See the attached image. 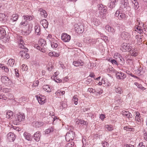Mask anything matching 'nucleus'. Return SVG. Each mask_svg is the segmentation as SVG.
Segmentation results:
<instances>
[{
    "label": "nucleus",
    "mask_w": 147,
    "mask_h": 147,
    "mask_svg": "<svg viewBox=\"0 0 147 147\" xmlns=\"http://www.w3.org/2000/svg\"><path fill=\"white\" fill-rule=\"evenodd\" d=\"M18 42L19 44V47L22 48L23 49L20 51V54L22 58L24 59H28L30 57L29 55L27 53L28 50L26 48L24 45V41L22 36H20L18 38Z\"/></svg>",
    "instance_id": "obj_1"
},
{
    "label": "nucleus",
    "mask_w": 147,
    "mask_h": 147,
    "mask_svg": "<svg viewBox=\"0 0 147 147\" xmlns=\"http://www.w3.org/2000/svg\"><path fill=\"white\" fill-rule=\"evenodd\" d=\"M25 118V116L24 114L19 113L17 115V117L15 119L13 120V123L15 125H18L19 123L22 121L24 120Z\"/></svg>",
    "instance_id": "obj_2"
},
{
    "label": "nucleus",
    "mask_w": 147,
    "mask_h": 147,
    "mask_svg": "<svg viewBox=\"0 0 147 147\" xmlns=\"http://www.w3.org/2000/svg\"><path fill=\"white\" fill-rule=\"evenodd\" d=\"M116 16H117L118 18L120 20H125L126 18V15L121 9L117 10L115 14Z\"/></svg>",
    "instance_id": "obj_3"
},
{
    "label": "nucleus",
    "mask_w": 147,
    "mask_h": 147,
    "mask_svg": "<svg viewBox=\"0 0 147 147\" xmlns=\"http://www.w3.org/2000/svg\"><path fill=\"white\" fill-rule=\"evenodd\" d=\"M75 133L72 131L67 132L65 138L66 141L69 142L74 139L75 137Z\"/></svg>",
    "instance_id": "obj_4"
},
{
    "label": "nucleus",
    "mask_w": 147,
    "mask_h": 147,
    "mask_svg": "<svg viewBox=\"0 0 147 147\" xmlns=\"http://www.w3.org/2000/svg\"><path fill=\"white\" fill-rule=\"evenodd\" d=\"M75 30L77 33L80 34L83 32L84 29L83 24H75Z\"/></svg>",
    "instance_id": "obj_5"
},
{
    "label": "nucleus",
    "mask_w": 147,
    "mask_h": 147,
    "mask_svg": "<svg viewBox=\"0 0 147 147\" xmlns=\"http://www.w3.org/2000/svg\"><path fill=\"white\" fill-rule=\"evenodd\" d=\"M120 36L123 40H128L130 38L131 35L129 32L123 31L121 32Z\"/></svg>",
    "instance_id": "obj_6"
},
{
    "label": "nucleus",
    "mask_w": 147,
    "mask_h": 147,
    "mask_svg": "<svg viewBox=\"0 0 147 147\" xmlns=\"http://www.w3.org/2000/svg\"><path fill=\"white\" fill-rule=\"evenodd\" d=\"M6 35V33L4 29L2 28H0V38L5 40L6 42H8L9 40V39L5 37Z\"/></svg>",
    "instance_id": "obj_7"
},
{
    "label": "nucleus",
    "mask_w": 147,
    "mask_h": 147,
    "mask_svg": "<svg viewBox=\"0 0 147 147\" xmlns=\"http://www.w3.org/2000/svg\"><path fill=\"white\" fill-rule=\"evenodd\" d=\"M1 80L2 82L6 85H8V84L11 82L10 79L5 76H1Z\"/></svg>",
    "instance_id": "obj_8"
},
{
    "label": "nucleus",
    "mask_w": 147,
    "mask_h": 147,
    "mask_svg": "<svg viewBox=\"0 0 147 147\" xmlns=\"http://www.w3.org/2000/svg\"><path fill=\"white\" fill-rule=\"evenodd\" d=\"M61 38L65 42H68L71 39V36L67 33H62L61 36Z\"/></svg>",
    "instance_id": "obj_9"
},
{
    "label": "nucleus",
    "mask_w": 147,
    "mask_h": 147,
    "mask_svg": "<svg viewBox=\"0 0 147 147\" xmlns=\"http://www.w3.org/2000/svg\"><path fill=\"white\" fill-rule=\"evenodd\" d=\"M116 75L117 79L123 80L126 78L125 74L121 71L117 72Z\"/></svg>",
    "instance_id": "obj_10"
},
{
    "label": "nucleus",
    "mask_w": 147,
    "mask_h": 147,
    "mask_svg": "<svg viewBox=\"0 0 147 147\" xmlns=\"http://www.w3.org/2000/svg\"><path fill=\"white\" fill-rule=\"evenodd\" d=\"M7 139L10 142H13L15 139V135L12 133L10 132L7 135Z\"/></svg>",
    "instance_id": "obj_11"
},
{
    "label": "nucleus",
    "mask_w": 147,
    "mask_h": 147,
    "mask_svg": "<svg viewBox=\"0 0 147 147\" xmlns=\"http://www.w3.org/2000/svg\"><path fill=\"white\" fill-rule=\"evenodd\" d=\"M129 48V46L127 44V43H123L122 44L121 49L123 51H128Z\"/></svg>",
    "instance_id": "obj_12"
},
{
    "label": "nucleus",
    "mask_w": 147,
    "mask_h": 147,
    "mask_svg": "<svg viewBox=\"0 0 147 147\" xmlns=\"http://www.w3.org/2000/svg\"><path fill=\"white\" fill-rule=\"evenodd\" d=\"M41 136L40 132L39 131H38L34 134L33 138L36 141L38 142L40 140Z\"/></svg>",
    "instance_id": "obj_13"
},
{
    "label": "nucleus",
    "mask_w": 147,
    "mask_h": 147,
    "mask_svg": "<svg viewBox=\"0 0 147 147\" xmlns=\"http://www.w3.org/2000/svg\"><path fill=\"white\" fill-rule=\"evenodd\" d=\"M34 30L36 34L40 35V28L38 24L37 23L35 24Z\"/></svg>",
    "instance_id": "obj_14"
},
{
    "label": "nucleus",
    "mask_w": 147,
    "mask_h": 147,
    "mask_svg": "<svg viewBox=\"0 0 147 147\" xmlns=\"http://www.w3.org/2000/svg\"><path fill=\"white\" fill-rule=\"evenodd\" d=\"M73 64L76 67L79 66H82L84 65V63L81 60L74 61L73 62Z\"/></svg>",
    "instance_id": "obj_15"
},
{
    "label": "nucleus",
    "mask_w": 147,
    "mask_h": 147,
    "mask_svg": "<svg viewBox=\"0 0 147 147\" xmlns=\"http://www.w3.org/2000/svg\"><path fill=\"white\" fill-rule=\"evenodd\" d=\"M105 28L106 30L109 32L112 33H114L115 32V29L111 27L109 25H106L105 26Z\"/></svg>",
    "instance_id": "obj_16"
},
{
    "label": "nucleus",
    "mask_w": 147,
    "mask_h": 147,
    "mask_svg": "<svg viewBox=\"0 0 147 147\" xmlns=\"http://www.w3.org/2000/svg\"><path fill=\"white\" fill-rule=\"evenodd\" d=\"M133 4H134V7L135 9L136 12L138 13V9L139 7L138 3L136 0H131Z\"/></svg>",
    "instance_id": "obj_17"
},
{
    "label": "nucleus",
    "mask_w": 147,
    "mask_h": 147,
    "mask_svg": "<svg viewBox=\"0 0 147 147\" xmlns=\"http://www.w3.org/2000/svg\"><path fill=\"white\" fill-rule=\"evenodd\" d=\"M23 17L24 18V19L26 20L31 21L35 18L34 16L32 15H24L23 16Z\"/></svg>",
    "instance_id": "obj_18"
},
{
    "label": "nucleus",
    "mask_w": 147,
    "mask_h": 147,
    "mask_svg": "<svg viewBox=\"0 0 147 147\" xmlns=\"http://www.w3.org/2000/svg\"><path fill=\"white\" fill-rule=\"evenodd\" d=\"M24 136L25 139L28 141H31L32 139V137L31 135L28 132H24Z\"/></svg>",
    "instance_id": "obj_19"
},
{
    "label": "nucleus",
    "mask_w": 147,
    "mask_h": 147,
    "mask_svg": "<svg viewBox=\"0 0 147 147\" xmlns=\"http://www.w3.org/2000/svg\"><path fill=\"white\" fill-rule=\"evenodd\" d=\"M38 11L40 12V14L42 17L45 18L47 17V14L45 10L42 8H40L39 9Z\"/></svg>",
    "instance_id": "obj_20"
},
{
    "label": "nucleus",
    "mask_w": 147,
    "mask_h": 147,
    "mask_svg": "<svg viewBox=\"0 0 147 147\" xmlns=\"http://www.w3.org/2000/svg\"><path fill=\"white\" fill-rule=\"evenodd\" d=\"M122 114L123 115L125 116L128 118L132 117V115L128 111L123 110L122 111Z\"/></svg>",
    "instance_id": "obj_21"
},
{
    "label": "nucleus",
    "mask_w": 147,
    "mask_h": 147,
    "mask_svg": "<svg viewBox=\"0 0 147 147\" xmlns=\"http://www.w3.org/2000/svg\"><path fill=\"white\" fill-rule=\"evenodd\" d=\"M7 65L11 67H13L15 65V60L12 59H9L8 61Z\"/></svg>",
    "instance_id": "obj_22"
},
{
    "label": "nucleus",
    "mask_w": 147,
    "mask_h": 147,
    "mask_svg": "<svg viewBox=\"0 0 147 147\" xmlns=\"http://www.w3.org/2000/svg\"><path fill=\"white\" fill-rule=\"evenodd\" d=\"M14 116L13 113L11 111H8L6 113V117L8 119H11Z\"/></svg>",
    "instance_id": "obj_23"
},
{
    "label": "nucleus",
    "mask_w": 147,
    "mask_h": 147,
    "mask_svg": "<svg viewBox=\"0 0 147 147\" xmlns=\"http://www.w3.org/2000/svg\"><path fill=\"white\" fill-rule=\"evenodd\" d=\"M135 119L138 122H140L142 119L141 116L138 112H136Z\"/></svg>",
    "instance_id": "obj_24"
},
{
    "label": "nucleus",
    "mask_w": 147,
    "mask_h": 147,
    "mask_svg": "<svg viewBox=\"0 0 147 147\" xmlns=\"http://www.w3.org/2000/svg\"><path fill=\"white\" fill-rule=\"evenodd\" d=\"M135 30L138 32L140 34H141L142 33L143 31H142V27L141 26L136 25L135 27Z\"/></svg>",
    "instance_id": "obj_25"
},
{
    "label": "nucleus",
    "mask_w": 147,
    "mask_h": 147,
    "mask_svg": "<svg viewBox=\"0 0 147 147\" xmlns=\"http://www.w3.org/2000/svg\"><path fill=\"white\" fill-rule=\"evenodd\" d=\"M37 99L39 103L41 104H44L45 101V98H42L40 97H38V96H36Z\"/></svg>",
    "instance_id": "obj_26"
},
{
    "label": "nucleus",
    "mask_w": 147,
    "mask_h": 147,
    "mask_svg": "<svg viewBox=\"0 0 147 147\" xmlns=\"http://www.w3.org/2000/svg\"><path fill=\"white\" fill-rule=\"evenodd\" d=\"M40 23L42 24L44 28H47L48 26V23L47 20L43 19L40 21Z\"/></svg>",
    "instance_id": "obj_27"
},
{
    "label": "nucleus",
    "mask_w": 147,
    "mask_h": 147,
    "mask_svg": "<svg viewBox=\"0 0 147 147\" xmlns=\"http://www.w3.org/2000/svg\"><path fill=\"white\" fill-rule=\"evenodd\" d=\"M48 55L50 57H58L60 55V53H57L55 51L50 52Z\"/></svg>",
    "instance_id": "obj_28"
},
{
    "label": "nucleus",
    "mask_w": 147,
    "mask_h": 147,
    "mask_svg": "<svg viewBox=\"0 0 147 147\" xmlns=\"http://www.w3.org/2000/svg\"><path fill=\"white\" fill-rule=\"evenodd\" d=\"M51 42V47L53 48H56L58 46L57 41L55 40L52 41Z\"/></svg>",
    "instance_id": "obj_29"
},
{
    "label": "nucleus",
    "mask_w": 147,
    "mask_h": 147,
    "mask_svg": "<svg viewBox=\"0 0 147 147\" xmlns=\"http://www.w3.org/2000/svg\"><path fill=\"white\" fill-rule=\"evenodd\" d=\"M32 27L33 25L32 24H29L28 27V30L26 31V34H29L31 32Z\"/></svg>",
    "instance_id": "obj_30"
},
{
    "label": "nucleus",
    "mask_w": 147,
    "mask_h": 147,
    "mask_svg": "<svg viewBox=\"0 0 147 147\" xmlns=\"http://www.w3.org/2000/svg\"><path fill=\"white\" fill-rule=\"evenodd\" d=\"M43 89L48 92H51V89L50 86L48 85H44L42 86Z\"/></svg>",
    "instance_id": "obj_31"
},
{
    "label": "nucleus",
    "mask_w": 147,
    "mask_h": 147,
    "mask_svg": "<svg viewBox=\"0 0 147 147\" xmlns=\"http://www.w3.org/2000/svg\"><path fill=\"white\" fill-rule=\"evenodd\" d=\"M118 0H111L110 3L109 7L110 8H112L115 6V3L118 1Z\"/></svg>",
    "instance_id": "obj_32"
},
{
    "label": "nucleus",
    "mask_w": 147,
    "mask_h": 147,
    "mask_svg": "<svg viewBox=\"0 0 147 147\" xmlns=\"http://www.w3.org/2000/svg\"><path fill=\"white\" fill-rule=\"evenodd\" d=\"M117 61L121 65H123L125 63V60L121 57L117 59Z\"/></svg>",
    "instance_id": "obj_33"
},
{
    "label": "nucleus",
    "mask_w": 147,
    "mask_h": 147,
    "mask_svg": "<svg viewBox=\"0 0 147 147\" xmlns=\"http://www.w3.org/2000/svg\"><path fill=\"white\" fill-rule=\"evenodd\" d=\"M76 122L78 124H80L82 125H86L87 123V122L81 119H79Z\"/></svg>",
    "instance_id": "obj_34"
},
{
    "label": "nucleus",
    "mask_w": 147,
    "mask_h": 147,
    "mask_svg": "<svg viewBox=\"0 0 147 147\" xmlns=\"http://www.w3.org/2000/svg\"><path fill=\"white\" fill-rule=\"evenodd\" d=\"M92 22L96 26H98L100 23V20L96 18H94L93 19Z\"/></svg>",
    "instance_id": "obj_35"
},
{
    "label": "nucleus",
    "mask_w": 147,
    "mask_h": 147,
    "mask_svg": "<svg viewBox=\"0 0 147 147\" xmlns=\"http://www.w3.org/2000/svg\"><path fill=\"white\" fill-rule=\"evenodd\" d=\"M105 127L106 130L109 131H111L113 129V127L110 125H106Z\"/></svg>",
    "instance_id": "obj_36"
},
{
    "label": "nucleus",
    "mask_w": 147,
    "mask_h": 147,
    "mask_svg": "<svg viewBox=\"0 0 147 147\" xmlns=\"http://www.w3.org/2000/svg\"><path fill=\"white\" fill-rule=\"evenodd\" d=\"M18 16L16 14H15L13 15L10 19L11 20L13 21V22H14L17 21L18 20Z\"/></svg>",
    "instance_id": "obj_37"
},
{
    "label": "nucleus",
    "mask_w": 147,
    "mask_h": 147,
    "mask_svg": "<svg viewBox=\"0 0 147 147\" xmlns=\"http://www.w3.org/2000/svg\"><path fill=\"white\" fill-rule=\"evenodd\" d=\"M140 37V36L138 35H136L135 36L136 38L137 39V44L139 45H140L142 44V38Z\"/></svg>",
    "instance_id": "obj_38"
},
{
    "label": "nucleus",
    "mask_w": 147,
    "mask_h": 147,
    "mask_svg": "<svg viewBox=\"0 0 147 147\" xmlns=\"http://www.w3.org/2000/svg\"><path fill=\"white\" fill-rule=\"evenodd\" d=\"M115 90V92L117 94H121L123 92L121 88L119 87H116Z\"/></svg>",
    "instance_id": "obj_39"
},
{
    "label": "nucleus",
    "mask_w": 147,
    "mask_h": 147,
    "mask_svg": "<svg viewBox=\"0 0 147 147\" xmlns=\"http://www.w3.org/2000/svg\"><path fill=\"white\" fill-rule=\"evenodd\" d=\"M121 3L123 5L124 7H126L128 5V0H121Z\"/></svg>",
    "instance_id": "obj_40"
},
{
    "label": "nucleus",
    "mask_w": 147,
    "mask_h": 147,
    "mask_svg": "<svg viewBox=\"0 0 147 147\" xmlns=\"http://www.w3.org/2000/svg\"><path fill=\"white\" fill-rule=\"evenodd\" d=\"M39 44L42 47L45 46L46 45V41L42 39H41L40 40Z\"/></svg>",
    "instance_id": "obj_41"
},
{
    "label": "nucleus",
    "mask_w": 147,
    "mask_h": 147,
    "mask_svg": "<svg viewBox=\"0 0 147 147\" xmlns=\"http://www.w3.org/2000/svg\"><path fill=\"white\" fill-rule=\"evenodd\" d=\"M28 24V22L27 20L22 21L20 23V26L22 27V26H25Z\"/></svg>",
    "instance_id": "obj_42"
},
{
    "label": "nucleus",
    "mask_w": 147,
    "mask_h": 147,
    "mask_svg": "<svg viewBox=\"0 0 147 147\" xmlns=\"http://www.w3.org/2000/svg\"><path fill=\"white\" fill-rule=\"evenodd\" d=\"M134 84L136 86H137L138 88L141 89L142 90H144L145 89V88L143 87L141 84H140L137 82H135L134 83Z\"/></svg>",
    "instance_id": "obj_43"
},
{
    "label": "nucleus",
    "mask_w": 147,
    "mask_h": 147,
    "mask_svg": "<svg viewBox=\"0 0 147 147\" xmlns=\"http://www.w3.org/2000/svg\"><path fill=\"white\" fill-rule=\"evenodd\" d=\"M73 101L74 102V103L76 105L78 104V98L77 95H74L73 98Z\"/></svg>",
    "instance_id": "obj_44"
},
{
    "label": "nucleus",
    "mask_w": 147,
    "mask_h": 147,
    "mask_svg": "<svg viewBox=\"0 0 147 147\" xmlns=\"http://www.w3.org/2000/svg\"><path fill=\"white\" fill-rule=\"evenodd\" d=\"M47 39L49 40L51 42L55 40L54 38H52V36L50 34H48V36L47 37Z\"/></svg>",
    "instance_id": "obj_45"
},
{
    "label": "nucleus",
    "mask_w": 147,
    "mask_h": 147,
    "mask_svg": "<svg viewBox=\"0 0 147 147\" xmlns=\"http://www.w3.org/2000/svg\"><path fill=\"white\" fill-rule=\"evenodd\" d=\"M130 53L131 56L134 57H136L138 55V53L133 50H131Z\"/></svg>",
    "instance_id": "obj_46"
},
{
    "label": "nucleus",
    "mask_w": 147,
    "mask_h": 147,
    "mask_svg": "<svg viewBox=\"0 0 147 147\" xmlns=\"http://www.w3.org/2000/svg\"><path fill=\"white\" fill-rule=\"evenodd\" d=\"M35 124L36 127H39L42 126L43 123L42 122H36L35 123Z\"/></svg>",
    "instance_id": "obj_47"
},
{
    "label": "nucleus",
    "mask_w": 147,
    "mask_h": 147,
    "mask_svg": "<svg viewBox=\"0 0 147 147\" xmlns=\"http://www.w3.org/2000/svg\"><path fill=\"white\" fill-rule=\"evenodd\" d=\"M21 69L23 71H26L28 69V67L24 64H23L21 66Z\"/></svg>",
    "instance_id": "obj_48"
},
{
    "label": "nucleus",
    "mask_w": 147,
    "mask_h": 147,
    "mask_svg": "<svg viewBox=\"0 0 147 147\" xmlns=\"http://www.w3.org/2000/svg\"><path fill=\"white\" fill-rule=\"evenodd\" d=\"M118 97V98L117 99V98H115V99L118 101V103H121L123 101L122 99L118 95H117V98Z\"/></svg>",
    "instance_id": "obj_49"
},
{
    "label": "nucleus",
    "mask_w": 147,
    "mask_h": 147,
    "mask_svg": "<svg viewBox=\"0 0 147 147\" xmlns=\"http://www.w3.org/2000/svg\"><path fill=\"white\" fill-rule=\"evenodd\" d=\"M126 73L128 74L129 75L131 76L132 77H134L135 78H137L138 77L136 76H135L133 75L129 71H126Z\"/></svg>",
    "instance_id": "obj_50"
},
{
    "label": "nucleus",
    "mask_w": 147,
    "mask_h": 147,
    "mask_svg": "<svg viewBox=\"0 0 147 147\" xmlns=\"http://www.w3.org/2000/svg\"><path fill=\"white\" fill-rule=\"evenodd\" d=\"M110 61L112 63V64H115L117 65H118V63L117 60L115 59H111Z\"/></svg>",
    "instance_id": "obj_51"
},
{
    "label": "nucleus",
    "mask_w": 147,
    "mask_h": 147,
    "mask_svg": "<svg viewBox=\"0 0 147 147\" xmlns=\"http://www.w3.org/2000/svg\"><path fill=\"white\" fill-rule=\"evenodd\" d=\"M102 144L103 147H108L109 146V144L107 142H102Z\"/></svg>",
    "instance_id": "obj_52"
},
{
    "label": "nucleus",
    "mask_w": 147,
    "mask_h": 147,
    "mask_svg": "<svg viewBox=\"0 0 147 147\" xmlns=\"http://www.w3.org/2000/svg\"><path fill=\"white\" fill-rule=\"evenodd\" d=\"M121 56L119 54H115L114 55V58H115L117 61V59L121 57Z\"/></svg>",
    "instance_id": "obj_53"
},
{
    "label": "nucleus",
    "mask_w": 147,
    "mask_h": 147,
    "mask_svg": "<svg viewBox=\"0 0 147 147\" xmlns=\"http://www.w3.org/2000/svg\"><path fill=\"white\" fill-rule=\"evenodd\" d=\"M61 91L60 90H58L55 93L56 95L57 96H60L61 95Z\"/></svg>",
    "instance_id": "obj_54"
},
{
    "label": "nucleus",
    "mask_w": 147,
    "mask_h": 147,
    "mask_svg": "<svg viewBox=\"0 0 147 147\" xmlns=\"http://www.w3.org/2000/svg\"><path fill=\"white\" fill-rule=\"evenodd\" d=\"M98 9L99 10V11H100V12L101 10H102V9L104 7V5L101 4L98 5Z\"/></svg>",
    "instance_id": "obj_55"
},
{
    "label": "nucleus",
    "mask_w": 147,
    "mask_h": 147,
    "mask_svg": "<svg viewBox=\"0 0 147 147\" xmlns=\"http://www.w3.org/2000/svg\"><path fill=\"white\" fill-rule=\"evenodd\" d=\"M74 145V144L73 142L69 143L67 144V146L65 147H72Z\"/></svg>",
    "instance_id": "obj_56"
},
{
    "label": "nucleus",
    "mask_w": 147,
    "mask_h": 147,
    "mask_svg": "<svg viewBox=\"0 0 147 147\" xmlns=\"http://www.w3.org/2000/svg\"><path fill=\"white\" fill-rule=\"evenodd\" d=\"M7 99L6 97L4 95L0 94V99H2L4 100H6Z\"/></svg>",
    "instance_id": "obj_57"
},
{
    "label": "nucleus",
    "mask_w": 147,
    "mask_h": 147,
    "mask_svg": "<svg viewBox=\"0 0 147 147\" xmlns=\"http://www.w3.org/2000/svg\"><path fill=\"white\" fill-rule=\"evenodd\" d=\"M93 40V39L91 38H88L86 40V43H89L91 42Z\"/></svg>",
    "instance_id": "obj_58"
},
{
    "label": "nucleus",
    "mask_w": 147,
    "mask_h": 147,
    "mask_svg": "<svg viewBox=\"0 0 147 147\" xmlns=\"http://www.w3.org/2000/svg\"><path fill=\"white\" fill-rule=\"evenodd\" d=\"M88 91L92 93H94L96 91L95 90H94L92 88H89L88 89Z\"/></svg>",
    "instance_id": "obj_59"
},
{
    "label": "nucleus",
    "mask_w": 147,
    "mask_h": 147,
    "mask_svg": "<svg viewBox=\"0 0 147 147\" xmlns=\"http://www.w3.org/2000/svg\"><path fill=\"white\" fill-rule=\"evenodd\" d=\"M26 98L24 97H22L19 99L20 102H23L26 101Z\"/></svg>",
    "instance_id": "obj_60"
},
{
    "label": "nucleus",
    "mask_w": 147,
    "mask_h": 147,
    "mask_svg": "<svg viewBox=\"0 0 147 147\" xmlns=\"http://www.w3.org/2000/svg\"><path fill=\"white\" fill-rule=\"evenodd\" d=\"M3 69L4 70V71L6 73H8L9 71V69L7 66H5L4 67Z\"/></svg>",
    "instance_id": "obj_61"
},
{
    "label": "nucleus",
    "mask_w": 147,
    "mask_h": 147,
    "mask_svg": "<svg viewBox=\"0 0 147 147\" xmlns=\"http://www.w3.org/2000/svg\"><path fill=\"white\" fill-rule=\"evenodd\" d=\"M138 146L139 147H146V146L143 145V143L142 142L140 143Z\"/></svg>",
    "instance_id": "obj_62"
},
{
    "label": "nucleus",
    "mask_w": 147,
    "mask_h": 147,
    "mask_svg": "<svg viewBox=\"0 0 147 147\" xmlns=\"http://www.w3.org/2000/svg\"><path fill=\"white\" fill-rule=\"evenodd\" d=\"M107 11V9H106V7L104 6L103 8L100 11L101 12H103L104 13L105 12H106Z\"/></svg>",
    "instance_id": "obj_63"
},
{
    "label": "nucleus",
    "mask_w": 147,
    "mask_h": 147,
    "mask_svg": "<svg viewBox=\"0 0 147 147\" xmlns=\"http://www.w3.org/2000/svg\"><path fill=\"white\" fill-rule=\"evenodd\" d=\"M99 14L98 15V16L100 17H102L104 15V13L103 12H102H102H100V11H99Z\"/></svg>",
    "instance_id": "obj_64"
}]
</instances>
